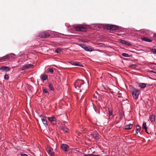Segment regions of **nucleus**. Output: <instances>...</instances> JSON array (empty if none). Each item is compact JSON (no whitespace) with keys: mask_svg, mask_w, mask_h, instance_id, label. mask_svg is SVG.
I'll use <instances>...</instances> for the list:
<instances>
[{"mask_svg":"<svg viewBox=\"0 0 156 156\" xmlns=\"http://www.w3.org/2000/svg\"><path fill=\"white\" fill-rule=\"evenodd\" d=\"M74 86L75 88L79 90L80 92L82 90L84 92H86L88 88L87 84L84 83L83 81L81 80H76L74 84Z\"/></svg>","mask_w":156,"mask_h":156,"instance_id":"nucleus-1","label":"nucleus"},{"mask_svg":"<svg viewBox=\"0 0 156 156\" xmlns=\"http://www.w3.org/2000/svg\"><path fill=\"white\" fill-rule=\"evenodd\" d=\"M130 91L132 93L133 98L135 99H137L139 95V90L132 86H130Z\"/></svg>","mask_w":156,"mask_h":156,"instance_id":"nucleus-2","label":"nucleus"},{"mask_svg":"<svg viewBox=\"0 0 156 156\" xmlns=\"http://www.w3.org/2000/svg\"><path fill=\"white\" fill-rule=\"evenodd\" d=\"M12 55H13V56H14V54L13 53L10 54L2 57L0 58V62H4L6 60H8L11 58H13V57Z\"/></svg>","mask_w":156,"mask_h":156,"instance_id":"nucleus-3","label":"nucleus"},{"mask_svg":"<svg viewBox=\"0 0 156 156\" xmlns=\"http://www.w3.org/2000/svg\"><path fill=\"white\" fill-rule=\"evenodd\" d=\"M48 119L53 124L55 125L56 124V119L54 116H52L51 117H48Z\"/></svg>","mask_w":156,"mask_h":156,"instance_id":"nucleus-4","label":"nucleus"},{"mask_svg":"<svg viewBox=\"0 0 156 156\" xmlns=\"http://www.w3.org/2000/svg\"><path fill=\"white\" fill-rule=\"evenodd\" d=\"M50 36L49 34L47 32H41L39 34V36L41 37L45 38Z\"/></svg>","mask_w":156,"mask_h":156,"instance_id":"nucleus-5","label":"nucleus"},{"mask_svg":"<svg viewBox=\"0 0 156 156\" xmlns=\"http://www.w3.org/2000/svg\"><path fill=\"white\" fill-rule=\"evenodd\" d=\"M47 150L48 153L50 156H54L53 148L48 147L47 148Z\"/></svg>","mask_w":156,"mask_h":156,"instance_id":"nucleus-6","label":"nucleus"},{"mask_svg":"<svg viewBox=\"0 0 156 156\" xmlns=\"http://www.w3.org/2000/svg\"><path fill=\"white\" fill-rule=\"evenodd\" d=\"M61 148L63 151L66 152L68 151L69 146L66 144H63L61 145Z\"/></svg>","mask_w":156,"mask_h":156,"instance_id":"nucleus-7","label":"nucleus"},{"mask_svg":"<svg viewBox=\"0 0 156 156\" xmlns=\"http://www.w3.org/2000/svg\"><path fill=\"white\" fill-rule=\"evenodd\" d=\"M75 29L77 31H86L87 30L84 27L82 26H78L75 27Z\"/></svg>","mask_w":156,"mask_h":156,"instance_id":"nucleus-8","label":"nucleus"},{"mask_svg":"<svg viewBox=\"0 0 156 156\" xmlns=\"http://www.w3.org/2000/svg\"><path fill=\"white\" fill-rule=\"evenodd\" d=\"M33 66V65L30 64H25L21 67V69L22 70H25L32 67Z\"/></svg>","mask_w":156,"mask_h":156,"instance_id":"nucleus-9","label":"nucleus"},{"mask_svg":"<svg viewBox=\"0 0 156 156\" xmlns=\"http://www.w3.org/2000/svg\"><path fill=\"white\" fill-rule=\"evenodd\" d=\"M40 117L41 118V120L43 123L45 125H47V121L45 116L43 115H41L40 116Z\"/></svg>","mask_w":156,"mask_h":156,"instance_id":"nucleus-10","label":"nucleus"},{"mask_svg":"<svg viewBox=\"0 0 156 156\" xmlns=\"http://www.w3.org/2000/svg\"><path fill=\"white\" fill-rule=\"evenodd\" d=\"M81 47L86 51H92V48L90 47H88L86 45L83 44L81 45Z\"/></svg>","mask_w":156,"mask_h":156,"instance_id":"nucleus-11","label":"nucleus"},{"mask_svg":"<svg viewBox=\"0 0 156 156\" xmlns=\"http://www.w3.org/2000/svg\"><path fill=\"white\" fill-rule=\"evenodd\" d=\"M118 27L115 25H111L108 27V28L111 30L113 31L114 30H116L118 29Z\"/></svg>","mask_w":156,"mask_h":156,"instance_id":"nucleus-12","label":"nucleus"},{"mask_svg":"<svg viewBox=\"0 0 156 156\" xmlns=\"http://www.w3.org/2000/svg\"><path fill=\"white\" fill-rule=\"evenodd\" d=\"M10 69L9 67L8 66H2L0 68V70L1 71H4L6 72L9 71Z\"/></svg>","mask_w":156,"mask_h":156,"instance_id":"nucleus-13","label":"nucleus"},{"mask_svg":"<svg viewBox=\"0 0 156 156\" xmlns=\"http://www.w3.org/2000/svg\"><path fill=\"white\" fill-rule=\"evenodd\" d=\"M108 112L109 113V117H113V115L112 114V109L111 107L108 108Z\"/></svg>","mask_w":156,"mask_h":156,"instance_id":"nucleus-14","label":"nucleus"},{"mask_svg":"<svg viewBox=\"0 0 156 156\" xmlns=\"http://www.w3.org/2000/svg\"><path fill=\"white\" fill-rule=\"evenodd\" d=\"M70 63L72 65L75 66H81L82 65L79 62H70Z\"/></svg>","mask_w":156,"mask_h":156,"instance_id":"nucleus-15","label":"nucleus"},{"mask_svg":"<svg viewBox=\"0 0 156 156\" xmlns=\"http://www.w3.org/2000/svg\"><path fill=\"white\" fill-rule=\"evenodd\" d=\"M120 42L122 44H125V45H127L128 46H129L130 45V43L125 40H120Z\"/></svg>","mask_w":156,"mask_h":156,"instance_id":"nucleus-16","label":"nucleus"},{"mask_svg":"<svg viewBox=\"0 0 156 156\" xmlns=\"http://www.w3.org/2000/svg\"><path fill=\"white\" fill-rule=\"evenodd\" d=\"M132 124H129L126 125L125 127V129H131L132 128Z\"/></svg>","mask_w":156,"mask_h":156,"instance_id":"nucleus-17","label":"nucleus"},{"mask_svg":"<svg viewBox=\"0 0 156 156\" xmlns=\"http://www.w3.org/2000/svg\"><path fill=\"white\" fill-rule=\"evenodd\" d=\"M142 39L143 41L149 42H151L152 41L151 39L145 37L142 38Z\"/></svg>","mask_w":156,"mask_h":156,"instance_id":"nucleus-18","label":"nucleus"},{"mask_svg":"<svg viewBox=\"0 0 156 156\" xmlns=\"http://www.w3.org/2000/svg\"><path fill=\"white\" fill-rule=\"evenodd\" d=\"M142 128L144 129L145 130V131L147 133H148L147 132V125L146 122H143L142 125Z\"/></svg>","mask_w":156,"mask_h":156,"instance_id":"nucleus-19","label":"nucleus"},{"mask_svg":"<svg viewBox=\"0 0 156 156\" xmlns=\"http://www.w3.org/2000/svg\"><path fill=\"white\" fill-rule=\"evenodd\" d=\"M150 119L151 122H154L155 120V117L154 115H152L150 117Z\"/></svg>","mask_w":156,"mask_h":156,"instance_id":"nucleus-20","label":"nucleus"},{"mask_svg":"<svg viewBox=\"0 0 156 156\" xmlns=\"http://www.w3.org/2000/svg\"><path fill=\"white\" fill-rule=\"evenodd\" d=\"M140 127L139 125H137L136 126V134H138L140 132Z\"/></svg>","mask_w":156,"mask_h":156,"instance_id":"nucleus-21","label":"nucleus"},{"mask_svg":"<svg viewBox=\"0 0 156 156\" xmlns=\"http://www.w3.org/2000/svg\"><path fill=\"white\" fill-rule=\"evenodd\" d=\"M62 49L61 48H58L55 50V51L57 53H60L62 51Z\"/></svg>","mask_w":156,"mask_h":156,"instance_id":"nucleus-22","label":"nucleus"},{"mask_svg":"<svg viewBox=\"0 0 156 156\" xmlns=\"http://www.w3.org/2000/svg\"><path fill=\"white\" fill-rule=\"evenodd\" d=\"M139 86L142 88H144L146 87V84L144 83H140L139 84Z\"/></svg>","mask_w":156,"mask_h":156,"instance_id":"nucleus-23","label":"nucleus"},{"mask_svg":"<svg viewBox=\"0 0 156 156\" xmlns=\"http://www.w3.org/2000/svg\"><path fill=\"white\" fill-rule=\"evenodd\" d=\"M48 87H49L50 89L52 91H53L54 90V88L51 84L49 83H48Z\"/></svg>","mask_w":156,"mask_h":156,"instance_id":"nucleus-24","label":"nucleus"},{"mask_svg":"<svg viewBox=\"0 0 156 156\" xmlns=\"http://www.w3.org/2000/svg\"><path fill=\"white\" fill-rule=\"evenodd\" d=\"M63 130L66 133H68L69 131V129L66 127H63L62 128Z\"/></svg>","mask_w":156,"mask_h":156,"instance_id":"nucleus-25","label":"nucleus"},{"mask_svg":"<svg viewBox=\"0 0 156 156\" xmlns=\"http://www.w3.org/2000/svg\"><path fill=\"white\" fill-rule=\"evenodd\" d=\"M47 79L48 76L46 75H45L43 76L42 77V80L44 81L46 80Z\"/></svg>","mask_w":156,"mask_h":156,"instance_id":"nucleus-26","label":"nucleus"},{"mask_svg":"<svg viewBox=\"0 0 156 156\" xmlns=\"http://www.w3.org/2000/svg\"><path fill=\"white\" fill-rule=\"evenodd\" d=\"M150 50L154 54H156V49L155 48H150Z\"/></svg>","mask_w":156,"mask_h":156,"instance_id":"nucleus-27","label":"nucleus"},{"mask_svg":"<svg viewBox=\"0 0 156 156\" xmlns=\"http://www.w3.org/2000/svg\"><path fill=\"white\" fill-rule=\"evenodd\" d=\"M122 55L123 56L125 57H129V55L126 53H123Z\"/></svg>","mask_w":156,"mask_h":156,"instance_id":"nucleus-28","label":"nucleus"},{"mask_svg":"<svg viewBox=\"0 0 156 156\" xmlns=\"http://www.w3.org/2000/svg\"><path fill=\"white\" fill-rule=\"evenodd\" d=\"M4 78L5 80H8L9 79V76L8 75H5L4 76Z\"/></svg>","mask_w":156,"mask_h":156,"instance_id":"nucleus-29","label":"nucleus"},{"mask_svg":"<svg viewBox=\"0 0 156 156\" xmlns=\"http://www.w3.org/2000/svg\"><path fill=\"white\" fill-rule=\"evenodd\" d=\"M49 72L51 73H53L54 71L53 69L51 68H49L48 69Z\"/></svg>","mask_w":156,"mask_h":156,"instance_id":"nucleus-30","label":"nucleus"},{"mask_svg":"<svg viewBox=\"0 0 156 156\" xmlns=\"http://www.w3.org/2000/svg\"><path fill=\"white\" fill-rule=\"evenodd\" d=\"M43 92L44 93H47L48 94H49L48 90L46 89H44L43 90Z\"/></svg>","mask_w":156,"mask_h":156,"instance_id":"nucleus-31","label":"nucleus"},{"mask_svg":"<svg viewBox=\"0 0 156 156\" xmlns=\"http://www.w3.org/2000/svg\"><path fill=\"white\" fill-rule=\"evenodd\" d=\"M94 138H95L96 140H98L99 139L98 136L96 134L94 136Z\"/></svg>","mask_w":156,"mask_h":156,"instance_id":"nucleus-32","label":"nucleus"},{"mask_svg":"<svg viewBox=\"0 0 156 156\" xmlns=\"http://www.w3.org/2000/svg\"><path fill=\"white\" fill-rule=\"evenodd\" d=\"M21 155L22 156H28L27 154H22Z\"/></svg>","mask_w":156,"mask_h":156,"instance_id":"nucleus-33","label":"nucleus"},{"mask_svg":"<svg viewBox=\"0 0 156 156\" xmlns=\"http://www.w3.org/2000/svg\"><path fill=\"white\" fill-rule=\"evenodd\" d=\"M90 156H95V155L94 154H90Z\"/></svg>","mask_w":156,"mask_h":156,"instance_id":"nucleus-34","label":"nucleus"},{"mask_svg":"<svg viewBox=\"0 0 156 156\" xmlns=\"http://www.w3.org/2000/svg\"><path fill=\"white\" fill-rule=\"evenodd\" d=\"M84 156H90V154H87V155H84Z\"/></svg>","mask_w":156,"mask_h":156,"instance_id":"nucleus-35","label":"nucleus"},{"mask_svg":"<svg viewBox=\"0 0 156 156\" xmlns=\"http://www.w3.org/2000/svg\"><path fill=\"white\" fill-rule=\"evenodd\" d=\"M95 156H101L100 155H95Z\"/></svg>","mask_w":156,"mask_h":156,"instance_id":"nucleus-36","label":"nucleus"},{"mask_svg":"<svg viewBox=\"0 0 156 156\" xmlns=\"http://www.w3.org/2000/svg\"><path fill=\"white\" fill-rule=\"evenodd\" d=\"M102 156H109L108 155Z\"/></svg>","mask_w":156,"mask_h":156,"instance_id":"nucleus-37","label":"nucleus"}]
</instances>
